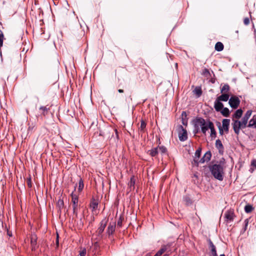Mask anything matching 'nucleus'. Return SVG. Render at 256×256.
Instances as JSON below:
<instances>
[{"instance_id":"46","label":"nucleus","mask_w":256,"mask_h":256,"mask_svg":"<svg viewBox=\"0 0 256 256\" xmlns=\"http://www.w3.org/2000/svg\"><path fill=\"white\" fill-rule=\"evenodd\" d=\"M118 91L120 93H123L124 92V90L122 89H118Z\"/></svg>"},{"instance_id":"49","label":"nucleus","mask_w":256,"mask_h":256,"mask_svg":"<svg viewBox=\"0 0 256 256\" xmlns=\"http://www.w3.org/2000/svg\"><path fill=\"white\" fill-rule=\"evenodd\" d=\"M145 256H151V254L150 253H148Z\"/></svg>"},{"instance_id":"35","label":"nucleus","mask_w":256,"mask_h":256,"mask_svg":"<svg viewBox=\"0 0 256 256\" xmlns=\"http://www.w3.org/2000/svg\"><path fill=\"white\" fill-rule=\"evenodd\" d=\"M202 75L206 77H210V71L208 70V69L206 68H204L203 70H202Z\"/></svg>"},{"instance_id":"27","label":"nucleus","mask_w":256,"mask_h":256,"mask_svg":"<svg viewBox=\"0 0 256 256\" xmlns=\"http://www.w3.org/2000/svg\"><path fill=\"white\" fill-rule=\"evenodd\" d=\"M158 152L160 153L162 156H163L164 154H168V150L167 148L163 146H158Z\"/></svg>"},{"instance_id":"47","label":"nucleus","mask_w":256,"mask_h":256,"mask_svg":"<svg viewBox=\"0 0 256 256\" xmlns=\"http://www.w3.org/2000/svg\"><path fill=\"white\" fill-rule=\"evenodd\" d=\"M58 235L57 236L56 240V244L57 246H58Z\"/></svg>"},{"instance_id":"33","label":"nucleus","mask_w":256,"mask_h":256,"mask_svg":"<svg viewBox=\"0 0 256 256\" xmlns=\"http://www.w3.org/2000/svg\"><path fill=\"white\" fill-rule=\"evenodd\" d=\"M124 220V216L121 214L120 215L118 222H117V226L118 228H122V222Z\"/></svg>"},{"instance_id":"20","label":"nucleus","mask_w":256,"mask_h":256,"mask_svg":"<svg viewBox=\"0 0 256 256\" xmlns=\"http://www.w3.org/2000/svg\"><path fill=\"white\" fill-rule=\"evenodd\" d=\"M230 94H222V95L218 96L216 99L222 102H227L230 98Z\"/></svg>"},{"instance_id":"32","label":"nucleus","mask_w":256,"mask_h":256,"mask_svg":"<svg viewBox=\"0 0 256 256\" xmlns=\"http://www.w3.org/2000/svg\"><path fill=\"white\" fill-rule=\"evenodd\" d=\"M146 126V124L143 120H142L140 121V126L139 128V130L141 132H144Z\"/></svg>"},{"instance_id":"11","label":"nucleus","mask_w":256,"mask_h":256,"mask_svg":"<svg viewBox=\"0 0 256 256\" xmlns=\"http://www.w3.org/2000/svg\"><path fill=\"white\" fill-rule=\"evenodd\" d=\"M210 130V137L212 138H214L216 136V132L214 128V124L213 122L210 120H208V130Z\"/></svg>"},{"instance_id":"5","label":"nucleus","mask_w":256,"mask_h":256,"mask_svg":"<svg viewBox=\"0 0 256 256\" xmlns=\"http://www.w3.org/2000/svg\"><path fill=\"white\" fill-rule=\"evenodd\" d=\"M108 220V218H105L100 222L99 227L96 231V234L98 238H102L104 236L103 232L107 225Z\"/></svg>"},{"instance_id":"38","label":"nucleus","mask_w":256,"mask_h":256,"mask_svg":"<svg viewBox=\"0 0 256 256\" xmlns=\"http://www.w3.org/2000/svg\"><path fill=\"white\" fill-rule=\"evenodd\" d=\"M184 201L186 202V204H190L192 203L191 199L188 196H186L184 198Z\"/></svg>"},{"instance_id":"34","label":"nucleus","mask_w":256,"mask_h":256,"mask_svg":"<svg viewBox=\"0 0 256 256\" xmlns=\"http://www.w3.org/2000/svg\"><path fill=\"white\" fill-rule=\"evenodd\" d=\"M57 206L59 210H61L64 206V202L62 200L59 199L57 202Z\"/></svg>"},{"instance_id":"28","label":"nucleus","mask_w":256,"mask_h":256,"mask_svg":"<svg viewBox=\"0 0 256 256\" xmlns=\"http://www.w3.org/2000/svg\"><path fill=\"white\" fill-rule=\"evenodd\" d=\"M214 48L218 52H220L224 50V46L221 42H217L215 45Z\"/></svg>"},{"instance_id":"2","label":"nucleus","mask_w":256,"mask_h":256,"mask_svg":"<svg viewBox=\"0 0 256 256\" xmlns=\"http://www.w3.org/2000/svg\"><path fill=\"white\" fill-rule=\"evenodd\" d=\"M224 164L221 162L209 166L210 170L214 177L219 180H222L224 178Z\"/></svg>"},{"instance_id":"3","label":"nucleus","mask_w":256,"mask_h":256,"mask_svg":"<svg viewBox=\"0 0 256 256\" xmlns=\"http://www.w3.org/2000/svg\"><path fill=\"white\" fill-rule=\"evenodd\" d=\"M194 122L195 133H198L200 128L202 132L206 134V131L208 130V122L206 123V120L202 118H196Z\"/></svg>"},{"instance_id":"37","label":"nucleus","mask_w":256,"mask_h":256,"mask_svg":"<svg viewBox=\"0 0 256 256\" xmlns=\"http://www.w3.org/2000/svg\"><path fill=\"white\" fill-rule=\"evenodd\" d=\"M4 35L3 32L0 30V48L2 46Z\"/></svg>"},{"instance_id":"6","label":"nucleus","mask_w":256,"mask_h":256,"mask_svg":"<svg viewBox=\"0 0 256 256\" xmlns=\"http://www.w3.org/2000/svg\"><path fill=\"white\" fill-rule=\"evenodd\" d=\"M72 196V210L73 213L76 216V217L78 216V196L74 194L72 192L71 194Z\"/></svg>"},{"instance_id":"10","label":"nucleus","mask_w":256,"mask_h":256,"mask_svg":"<svg viewBox=\"0 0 256 256\" xmlns=\"http://www.w3.org/2000/svg\"><path fill=\"white\" fill-rule=\"evenodd\" d=\"M209 248L210 251L209 252L210 256H218L216 252V246L214 244L212 241L209 239L208 240Z\"/></svg>"},{"instance_id":"45","label":"nucleus","mask_w":256,"mask_h":256,"mask_svg":"<svg viewBox=\"0 0 256 256\" xmlns=\"http://www.w3.org/2000/svg\"><path fill=\"white\" fill-rule=\"evenodd\" d=\"M7 234L10 236H12V232L10 231H9L8 230H7Z\"/></svg>"},{"instance_id":"12","label":"nucleus","mask_w":256,"mask_h":256,"mask_svg":"<svg viewBox=\"0 0 256 256\" xmlns=\"http://www.w3.org/2000/svg\"><path fill=\"white\" fill-rule=\"evenodd\" d=\"M201 152L202 148H198L195 152V156L194 158V164L196 166H198L199 164V158L201 154Z\"/></svg>"},{"instance_id":"16","label":"nucleus","mask_w":256,"mask_h":256,"mask_svg":"<svg viewBox=\"0 0 256 256\" xmlns=\"http://www.w3.org/2000/svg\"><path fill=\"white\" fill-rule=\"evenodd\" d=\"M212 157V154L210 151H208L199 160V164H204L208 162Z\"/></svg>"},{"instance_id":"22","label":"nucleus","mask_w":256,"mask_h":256,"mask_svg":"<svg viewBox=\"0 0 256 256\" xmlns=\"http://www.w3.org/2000/svg\"><path fill=\"white\" fill-rule=\"evenodd\" d=\"M50 110V108L46 106H42L39 108L40 112L43 116H46Z\"/></svg>"},{"instance_id":"9","label":"nucleus","mask_w":256,"mask_h":256,"mask_svg":"<svg viewBox=\"0 0 256 256\" xmlns=\"http://www.w3.org/2000/svg\"><path fill=\"white\" fill-rule=\"evenodd\" d=\"M116 226V222H110L108 224L106 230V234L108 236H110L114 234L115 232Z\"/></svg>"},{"instance_id":"24","label":"nucleus","mask_w":256,"mask_h":256,"mask_svg":"<svg viewBox=\"0 0 256 256\" xmlns=\"http://www.w3.org/2000/svg\"><path fill=\"white\" fill-rule=\"evenodd\" d=\"M146 77V72L144 70H142L138 74V78L140 80H143Z\"/></svg>"},{"instance_id":"26","label":"nucleus","mask_w":256,"mask_h":256,"mask_svg":"<svg viewBox=\"0 0 256 256\" xmlns=\"http://www.w3.org/2000/svg\"><path fill=\"white\" fill-rule=\"evenodd\" d=\"M98 202L94 198H92V200L90 204V206L92 208V210L94 211L96 210L98 208Z\"/></svg>"},{"instance_id":"39","label":"nucleus","mask_w":256,"mask_h":256,"mask_svg":"<svg viewBox=\"0 0 256 256\" xmlns=\"http://www.w3.org/2000/svg\"><path fill=\"white\" fill-rule=\"evenodd\" d=\"M218 128L219 130V133L221 136H222L224 134V130L222 128V126L220 122H218Z\"/></svg>"},{"instance_id":"19","label":"nucleus","mask_w":256,"mask_h":256,"mask_svg":"<svg viewBox=\"0 0 256 256\" xmlns=\"http://www.w3.org/2000/svg\"><path fill=\"white\" fill-rule=\"evenodd\" d=\"M158 147H156L152 148L151 150L148 151L147 153L150 156L152 157H156L158 155Z\"/></svg>"},{"instance_id":"15","label":"nucleus","mask_w":256,"mask_h":256,"mask_svg":"<svg viewBox=\"0 0 256 256\" xmlns=\"http://www.w3.org/2000/svg\"><path fill=\"white\" fill-rule=\"evenodd\" d=\"M230 124V119H224L222 121V128L224 130V132L226 134H228L229 132V128Z\"/></svg>"},{"instance_id":"51","label":"nucleus","mask_w":256,"mask_h":256,"mask_svg":"<svg viewBox=\"0 0 256 256\" xmlns=\"http://www.w3.org/2000/svg\"><path fill=\"white\" fill-rule=\"evenodd\" d=\"M220 256H226L224 254H220Z\"/></svg>"},{"instance_id":"13","label":"nucleus","mask_w":256,"mask_h":256,"mask_svg":"<svg viewBox=\"0 0 256 256\" xmlns=\"http://www.w3.org/2000/svg\"><path fill=\"white\" fill-rule=\"evenodd\" d=\"M37 236L34 234H32L30 236V244L32 250H35L36 248Z\"/></svg>"},{"instance_id":"50","label":"nucleus","mask_w":256,"mask_h":256,"mask_svg":"<svg viewBox=\"0 0 256 256\" xmlns=\"http://www.w3.org/2000/svg\"><path fill=\"white\" fill-rule=\"evenodd\" d=\"M184 114H186V112H182V116H183Z\"/></svg>"},{"instance_id":"40","label":"nucleus","mask_w":256,"mask_h":256,"mask_svg":"<svg viewBox=\"0 0 256 256\" xmlns=\"http://www.w3.org/2000/svg\"><path fill=\"white\" fill-rule=\"evenodd\" d=\"M86 250L84 248L80 252L79 256H86Z\"/></svg>"},{"instance_id":"52","label":"nucleus","mask_w":256,"mask_h":256,"mask_svg":"<svg viewBox=\"0 0 256 256\" xmlns=\"http://www.w3.org/2000/svg\"><path fill=\"white\" fill-rule=\"evenodd\" d=\"M98 246V243H97V242H96V243L94 244V246Z\"/></svg>"},{"instance_id":"18","label":"nucleus","mask_w":256,"mask_h":256,"mask_svg":"<svg viewBox=\"0 0 256 256\" xmlns=\"http://www.w3.org/2000/svg\"><path fill=\"white\" fill-rule=\"evenodd\" d=\"M214 108L216 112H220L224 108V104L220 101L216 99L214 104Z\"/></svg>"},{"instance_id":"23","label":"nucleus","mask_w":256,"mask_h":256,"mask_svg":"<svg viewBox=\"0 0 256 256\" xmlns=\"http://www.w3.org/2000/svg\"><path fill=\"white\" fill-rule=\"evenodd\" d=\"M230 90V86L227 84H224L220 88V92L222 94H229Z\"/></svg>"},{"instance_id":"44","label":"nucleus","mask_w":256,"mask_h":256,"mask_svg":"<svg viewBox=\"0 0 256 256\" xmlns=\"http://www.w3.org/2000/svg\"><path fill=\"white\" fill-rule=\"evenodd\" d=\"M122 70H123V68H119L118 69L116 70V72H115V76H116L117 72H122Z\"/></svg>"},{"instance_id":"1","label":"nucleus","mask_w":256,"mask_h":256,"mask_svg":"<svg viewBox=\"0 0 256 256\" xmlns=\"http://www.w3.org/2000/svg\"><path fill=\"white\" fill-rule=\"evenodd\" d=\"M252 110H247L240 120L232 119V125L234 132L236 135L240 134V130L248 128V120L252 114Z\"/></svg>"},{"instance_id":"41","label":"nucleus","mask_w":256,"mask_h":256,"mask_svg":"<svg viewBox=\"0 0 256 256\" xmlns=\"http://www.w3.org/2000/svg\"><path fill=\"white\" fill-rule=\"evenodd\" d=\"M248 222H249V220H248V218L246 219L244 221V226L243 228L244 231H246L247 229Z\"/></svg>"},{"instance_id":"7","label":"nucleus","mask_w":256,"mask_h":256,"mask_svg":"<svg viewBox=\"0 0 256 256\" xmlns=\"http://www.w3.org/2000/svg\"><path fill=\"white\" fill-rule=\"evenodd\" d=\"M236 217L234 210L233 209H230L226 212L224 214L225 221L226 222H230L234 220V218Z\"/></svg>"},{"instance_id":"8","label":"nucleus","mask_w":256,"mask_h":256,"mask_svg":"<svg viewBox=\"0 0 256 256\" xmlns=\"http://www.w3.org/2000/svg\"><path fill=\"white\" fill-rule=\"evenodd\" d=\"M240 98L235 96H232L229 99V104L232 108H237L240 104Z\"/></svg>"},{"instance_id":"21","label":"nucleus","mask_w":256,"mask_h":256,"mask_svg":"<svg viewBox=\"0 0 256 256\" xmlns=\"http://www.w3.org/2000/svg\"><path fill=\"white\" fill-rule=\"evenodd\" d=\"M242 109H238L236 110L234 114L232 115V118L234 120H239L242 116Z\"/></svg>"},{"instance_id":"48","label":"nucleus","mask_w":256,"mask_h":256,"mask_svg":"<svg viewBox=\"0 0 256 256\" xmlns=\"http://www.w3.org/2000/svg\"><path fill=\"white\" fill-rule=\"evenodd\" d=\"M115 132H116V136L118 137V131L116 130H115Z\"/></svg>"},{"instance_id":"43","label":"nucleus","mask_w":256,"mask_h":256,"mask_svg":"<svg viewBox=\"0 0 256 256\" xmlns=\"http://www.w3.org/2000/svg\"><path fill=\"white\" fill-rule=\"evenodd\" d=\"M251 165L256 168V160H253L251 162Z\"/></svg>"},{"instance_id":"42","label":"nucleus","mask_w":256,"mask_h":256,"mask_svg":"<svg viewBox=\"0 0 256 256\" xmlns=\"http://www.w3.org/2000/svg\"><path fill=\"white\" fill-rule=\"evenodd\" d=\"M244 23L247 26L250 24V19L248 18H245L244 20Z\"/></svg>"},{"instance_id":"17","label":"nucleus","mask_w":256,"mask_h":256,"mask_svg":"<svg viewBox=\"0 0 256 256\" xmlns=\"http://www.w3.org/2000/svg\"><path fill=\"white\" fill-rule=\"evenodd\" d=\"M216 147L218 150L219 153L221 154H223L224 152V147L223 144L220 140L218 139V140H216Z\"/></svg>"},{"instance_id":"36","label":"nucleus","mask_w":256,"mask_h":256,"mask_svg":"<svg viewBox=\"0 0 256 256\" xmlns=\"http://www.w3.org/2000/svg\"><path fill=\"white\" fill-rule=\"evenodd\" d=\"M84 187V182H83L82 180V178H80L78 182V191L81 192L83 190Z\"/></svg>"},{"instance_id":"31","label":"nucleus","mask_w":256,"mask_h":256,"mask_svg":"<svg viewBox=\"0 0 256 256\" xmlns=\"http://www.w3.org/2000/svg\"><path fill=\"white\" fill-rule=\"evenodd\" d=\"M254 210V208L251 204H246L244 206V211L246 213H250Z\"/></svg>"},{"instance_id":"25","label":"nucleus","mask_w":256,"mask_h":256,"mask_svg":"<svg viewBox=\"0 0 256 256\" xmlns=\"http://www.w3.org/2000/svg\"><path fill=\"white\" fill-rule=\"evenodd\" d=\"M194 93L196 95L197 98H199L202 94V92L200 86H196L193 90Z\"/></svg>"},{"instance_id":"30","label":"nucleus","mask_w":256,"mask_h":256,"mask_svg":"<svg viewBox=\"0 0 256 256\" xmlns=\"http://www.w3.org/2000/svg\"><path fill=\"white\" fill-rule=\"evenodd\" d=\"M220 112L222 115L225 117H228L230 115V110L227 108H223Z\"/></svg>"},{"instance_id":"14","label":"nucleus","mask_w":256,"mask_h":256,"mask_svg":"<svg viewBox=\"0 0 256 256\" xmlns=\"http://www.w3.org/2000/svg\"><path fill=\"white\" fill-rule=\"evenodd\" d=\"M181 131L178 133V138L180 141H184L188 138L187 132L182 126H180Z\"/></svg>"},{"instance_id":"4","label":"nucleus","mask_w":256,"mask_h":256,"mask_svg":"<svg viewBox=\"0 0 256 256\" xmlns=\"http://www.w3.org/2000/svg\"><path fill=\"white\" fill-rule=\"evenodd\" d=\"M172 242L162 245L160 249L154 256H169L172 251Z\"/></svg>"},{"instance_id":"29","label":"nucleus","mask_w":256,"mask_h":256,"mask_svg":"<svg viewBox=\"0 0 256 256\" xmlns=\"http://www.w3.org/2000/svg\"><path fill=\"white\" fill-rule=\"evenodd\" d=\"M136 183V180L134 178V176H132L130 178V181L128 182V186L130 190L134 188V185Z\"/></svg>"}]
</instances>
